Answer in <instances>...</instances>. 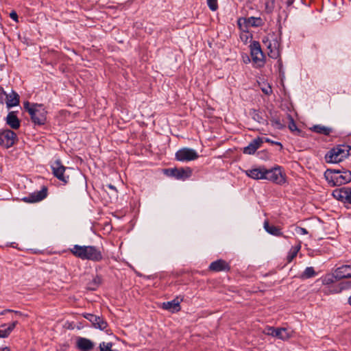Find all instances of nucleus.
I'll list each match as a JSON object with an SVG mask.
<instances>
[{
    "label": "nucleus",
    "instance_id": "f257e3e1",
    "mask_svg": "<svg viewBox=\"0 0 351 351\" xmlns=\"http://www.w3.org/2000/svg\"><path fill=\"white\" fill-rule=\"evenodd\" d=\"M69 251L73 256L82 260L100 262L104 259L102 249L95 245H74Z\"/></svg>",
    "mask_w": 351,
    "mask_h": 351
},
{
    "label": "nucleus",
    "instance_id": "f03ea898",
    "mask_svg": "<svg viewBox=\"0 0 351 351\" xmlns=\"http://www.w3.org/2000/svg\"><path fill=\"white\" fill-rule=\"evenodd\" d=\"M324 177L330 186H340L351 181V171L343 169H327Z\"/></svg>",
    "mask_w": 351,
    "mask_h": 351
},
{
    "label": "nucleus",
    "instance_id": "7ed1b4c3",
    "mask_svg": "<svg viewBox=\"0 0 351 351\" xmlns=\"http://www.w3.org/2000/svg\"><path fill=\"white\" fill-rule=\"evenodd\" d=\"M263 42L268 50V56L274 59L280 56L281 36L275 33L268 34Z\"/></svg>",
    "mask_w": 351,
    "mask_h": 351
},
{
    "label": "nucleus",
    "instance_id": "20e7f679",
    "mask_svg": "<svg viewBox=\"0 0 351 351\" xmlns=\"http://www.w3.org/2000/svg\"><path fill=\"white\" fill-rule=\"evenodd\" d=\"M24 108L31 116L32 121L37 125L45 124L47 119V111L41 104H34L30 106L28 101L24 103Z\"/></svg>",
    "mask_w": 351,
    "mask_h": 351
},
{
    "label": "nucleus",
    "instance_id": "39448f33",
    "mask_svg": "<svg viewBox=\"0 0 351 351\" xmlns=\"http://www.w3.org/2000/svg\"><path fill=\"white\" fill-rule=\"evenodd\" d=\"M265 180L277 184H283L286 182L285 174L282 172L280 166L270 169H266Z\"/></svg>",
    "mask_w": 351,
    "mask_h": 351
},
{
    "label": "nucleus",
    "instance_id": "423d86ee",
    "mask_svg": "<svg viewBox=\"0 0 351 351\" xmlns=\"http://www.w3.org/2000/svg\"><path fill=\"white\" fill-rule=\"evenodd\" d=\"M176 159L180 162H189L197 159V152L189 147H183L178 150L175 155Z\"/></svg>",
    "mask_w": 351,
    "mask_h": 351
},
{
    "label": "nucleus",
    "instance_id": "0eeeda50",
    "mask_svg": "<svg viewBox=\"0 0 351 351\" xmlns=\"http://www.w3.org/2000/svg\"><path fill=\"white\" fill-rule=\"evenodd\" d=\"M250 51L253 62L255 63L257 66H263L265 63V56L261 50L259 43L254 42L250 45Z\"/></svg>",
    "mask_w": 351,
    "mask_h": 351
},
{
    "label": "nucleus",
    "instance_id": "6e6552de",
    "mask_svg": "<svg viewBox=\"0 0 351 351\" xmlns=\"http://www.w3.org/2000/svg\"><path fill=\"white\" fill-rule=\"evenodd\" d=\"M168 176L177 180H185L192 175V169L190 167L173 168L166 170Z\"/></svg>",
    "mask_w": 351,
    "mask_h": 351
},
{
    "label": "nucleus",
    "instance_id": "1a4fd4ad",
    "mask_svg": "<svg viewBox=\"0 0 351 351\" xmlns=\"http://www.w3.org/2000/svg\"><path fill=\"white\" fill-rule=\"evenodd\" d=\"M333 197L346 204H351V188L348 186L337 189L332 192Z\"/></svg>",
    "mask_w": 351,
    "mask_h": 351
},
{
    "label": "nucleus",
    "instance_id": "9d476101",
    "mask_svg": "<svg viewBox=\"0 0 351 351\" xmlns=\"http://www.w3.org/2000/svg\"><path fill=\"white\" fill-rule=\"evenodd\" d=\"M51 167L55 177L64 184L68 182L69 177L64 175L66 167L62 164L60 160L58 159L54 161Z\"/></svg>",
    "mask_w": 351,
    "mask_h": 351
},
{
    "label": "nucleus",
    "instance_id": "9b49d317",
    "mask_svg": "<svg viewBox=\"0 0 351 351\" xmlns=\"http://www.w3.org/2000/svg\"><path fill=\"white\" fill-rule=\"evenodd\" d=\"M16 139V134L10 130L0 132V145L5 148L11 147Z\"/></svg>",
    "mask_w": 351,
    "mask_h": 351
},
{
    "label": "nucleus",
    "instance_id": "f8f14e48",
    "mask_svg": "<svg viewBox=\"0 0 351 351\" xmlns=\"http://www.w3.org/2000/svg\"><path fill=\"white\" fill-rule=\"evenodd\" d=\"M333 276L336 280L351 278V264L343 265L336 268L333 271Z\"/></svg>",
    "mask_w": 351,
    "mask_h": 351
},
{
    "label": "nucleus",
    "instance_id": "ddd939ff",
    "mask_svg": "<svg viewBox=\"0 0 351 351\" xmlns=\"http://www.w3.org/2000/svg\"><path fill=\"white\" fill-rule=\"evenodd\" d=\"M86 319L90 321L93 326L96 328H99L100 330H104L106 328L108 324L107 322L101 317L97 316L93 314L87 313L84 316Z\"/></svg>",
    "mask_w": 351,
    "mask_h": 351
},
{
    "label": "nucleus",
    "instance_id": "4468645a",
    "mask_svg": "<svg viewBox=\"0 0 351 351\" xmlns=\"http://www.w3.org/2000/svg\"><path fill=\"white\" fill-rule=\"evenodd\" d=\"M47 189L43 187L40 191L34 192L27 197L23 198L24 202L28 203L37 202L43 200L47 196Z\"/></svg>",
    "mask_w": 351,
    "mask_h": 351
},
{
    "label": "nucleus",
    "instance_id": "2eb2a0df",
    "mask_svg": "<svg viewBox=\"0 0 351 351\" xmlns=\"http://www.w3.org/2000/svg\"><path fill=\"white\" fill-rule=\"evenodd\" d=\"M245 174L254 180H265L266 169L264 167L254 168L245 171Z\"/></svg>",
    "mask_w": 351,
    "mask_h": 351
},
{
    "label": "nucleus",
    "instance_id": "dca6fc26",
    "mask_svg": "<svg viewBox=\"0 0 351 351\" xmlns=\"http://www.w3.org/2000/svg\"><path fill=\"white\" fill-rule=\"evenodd\" d=\"M76 346L80 351H90L95 347V343L89 339L79 337L76 340Z\"/></svg>",
    "mask_w": 351,
    "mask_h": 351
},
{
    "label": "nucleus",
    "instance_id": "f3484780",
    "mask_svg": "<svg viewBox=\"0 0 351 351\" xmlns=\"http://www.w3.org/2000/svg\"><path fill=\"white\" fill-rule=\"evenodd\" d=\"M210 270L215 272L229 271L230 267L229 264L224 260L219 259L212 262L209 266Z\"/></svg>",
    "mask_w": 351,
    "mask_h": 351
},
{
    "label": "nucleus",
    "instance_id": "a211bd4d",
    "mask_svg": "<svg viewBox=\"0 0 351 351\" xmlns=\"http://www.w3.org/2000/svg\"><path fill=\"white\" fill-rule=\"evenodd\" d=\"M263 141L261 138H254L247 146L243 148V152L245 154H254L261 147Z\"/></svg>",
    "mask_w": 351,
    "mask_h": 351
},
{
    "label": "nucleus",
    "instance_id": "6ab92c4d",
    "mask_svg": "<svg viewBox=\"0 0 351 351\" xmlns=\"http://www.w3.org/2000/svg\"><path fill=\"white\" fill-rule=\"evenodd\" d=\"M293 330L287 328H276L274 337L287 341L293 336Z\"/></svg>",
    "mask_w": 351,
    "mask_h": 351
},
{
    "label": "nucleus",
    "instance_id": "aec40b11",
    "mask_svg": "<svg viewBox=\"0 0 351 351\" xmlns=\"http://www.w3.org/2000/svg\"><path fill=\"white\" fill-rule=\"evenodd\" d=\"M263 227L265 231L274 236L276 237H284L285 238H287L286 236L283 234V232L281 231V228L279 227L275 226L274 225H270L268 221H265L263 223Z\"/></svg>",
    "mask_w": 351,
    "mask_h": 351
},
{
    "label": "nucleus",
    "instance_id": "412c9836",
    "mask_svg": "<svg viewBox=\"0 0 351 351\" xmlns=\"http://www.w3.org/2000/svg\"><path fill=\"white\" fill-rule=\"evenodd\" d=\"M2 93L5 95L6 104L8 108L16 106L19 103V95L14 91L12 93L7 95L5 92L1 88Z\"/></svg>",
    "mask_w": 351,
    "mask_h": 351
},
{
    "label": "nucleus",
    "instance_id": "4be33fe9",
    "mask_svg": "<svg viewBox=\"0 0 351 351\" xmlns=\"http://www.w3.org/2000/svg\"><path fill=\"white\" fill-rule=\"evenodd\" d=\"M17 324L18 322L15 321L10 324L8 326L6 324H2L0 326V338L8 337L12 331L14 329Z\"/></svg>",
    "mask_w": 351,
    "mask_h": 351
},
{
    "label": "nucleus",
    "instance_id": "5701e85b",
    "mask_svg": "<svg viewBox=\"0 0 351 351\" xmlns=\"http://www.w3.org/2000/svg\"><path fill=\"white\" fill-rule=\"evenodd\" d=\"M162 308L171 313L178 312L180 310V302L178 299H174L169 302H163Z\"/></svg>",
    "mask_w": 351,
    "mask_h": 351
},
{
    "label": "nucleus",
    "instance_id": "b1692460",
    "mask_svg": "<svg viewBox=\"0 0 351 351\" xmlns=\"http://www.w3.org/2000/svg\"><path fill=\"white\" fill-rule=\"evenodd\" d=\"M6 122L12 129L16 130L20 127V121L13 112H10L8 114Z\"/></svg>",
    "mask_w": 351,
    "mask_h": 351
},
{
    "label": "nucleus",
    "instance_id": "393cba45",
    "mask_svg": "<svg viewBox=\"0 0 351 351\" xmlns=\"http://www.w3.org/2000/svg\"><path fill=\"white\" fill-rule=\"evenodd\" d=\"M311 130L316 133L322 134L327 136L329 135L332 132V129L331 128H328L321 125H314L311 128Z\"/></svg>",
    "mask_w": 351,
    "mask_h": 351
},
{
    "label": "nucleus",
    "instance_id": "a878e982",
    "mask_svg": "<svg viewBox=\"0 0 351 351\" xmlns=\"http://www.w3.org/2000/svg\"><path fill=\"white\" fill-rule=\"evenodd\" d=\"M301 249V243L300 242H299V243L295 246H293L289 253H288V255H287V262L288 263H291L293 258L297 256L298 252Z\"/></svg>",
    "mask_w": 351,
    "mask_h": 351
},
{
    "label": "nucleus",
    "instance_id": "bb28decb",
    "mask_svg": "<svg viewBox=\"0 0 351 351\" xmlns=\"http://www.w3.org/2000/svg\"><path fill=\"white\" fill-rule=\"evenodd\" d=\"M247 26L259 27L263 25V21L259 17H249L245 20Z\"/></svg>",
    "mask_w": 351,
    "mask_h": 351
},
{
    "label": "nucleus",
    "instance_id": "cd10ccee",
    "mask_svg": "<svg viewBox=\"0 0 351 351\" xmlns=\"http://www.w3.org/2000/svg\"><path fill=\"white\" fill-rule=\"evenodd\" d=\"M315 276V271L312 267H308L305 269L304 272L302 273L301 277L304 279H307L312 278Z\"/></svg>",
    "mask_w": 351,
    "mask_h": 351
},
{
    "label": "nucleus",
    "instance_id": "c85d7f7f",
    "mask_svg": "<svg viewBox=\"0 0 351 351\" xmlns=\"http://www.w3.org/2000/svg\"><path fill=\"white\" fill-rule=\"evenodd\" d=\"M287 117H288V119L289 121V125H288L289 129L291 132H296L298 133H300V130L298 128V127H297V125H296L293 119L292 118V117L291 115H288Z\"/></svg>",
    "mask_w": 351,
    "mask_h": 351
},
{
    "label": "nucleus",
    "instance_id": "c756f323",
    "mask_svg": "<svg viewBox=\"0 0 351 351\" xmlns=\"http://www.w3.org/2000/svg\"><path fill=\"white\" fill-rule=\"evenodd\" d=\"M276 0H266L265 2V11L267 13H271L275 8Z\"/></svg>",
    "mask_w": 351,
    "mask_h": 351
},
{
    "label": "nucleus",
    "instance_id": "7c9ffc66",
    "mask_svg": "<svg viewBox=\"0 0 351 351\" xmlns=\"http://www.w3.org/2000/svg\"><path fill=\"white\" fill-rule=\"evenodd\" d=\"M104 189L106 192H108V190L110 191L111 195L114 197H117V190L115 186L109 184L104 186Z\"/></svg>",
    "mask_w": 351,
    "mask_h": 351
},
{
    "label": "nucleus",
    "instance_id": "2f4dec72",
    "mask_svg": "<svg viewBox=\"0 0 351 351\" xmlns=\"http://www.w3.org/2000/svg\"><path fill=\"white\" fill-rule=\"evenodd\" d=\"M112 343L110 342H102L99 344L100 351H112Z\"/></svg>",
    "mask_w": 351,
    "mask_h": 351
},
{
    "label": "nucleus",
    "instance_id": "473e14b6",
    "mask_svg": "<svg viewBox=\"0 0 351 351\" xmlns=\"http://www.w3.org/2000/svg\"><path fill=\"white\" fill-rule=\"evenodd\" d=\"M271 122L272 125L276 127L277 129H282L285 128V125L280 122V120L278 118L272 119Z\"/></svg>",
    "mask_w": 351,
    "mask_h": 351
},
{
    "label": "nucleus",
    "instance_id": "72a5a7b5",
    "mask_svg": "<svg viewBox=\"0 0 351 351\" xmlns=\"http://www.w3.org/2000/svg\"><path fill=\"white\" fill-rule=\"evenodd\" d=\"M350 285L348 282H343L338 285V287L334 290V293H339L341 291L348 289L350 287Z\"/></svg>",
    "mask_w": 351,
    "mask_h": 351
},
{
    "label": "nucleus",
    "instance_id": "f704fd0d",
    "mask_svg": "<svg viewBox=\"0 0 351 351\" xmlns=\"http://www.w3.org/2000/svg\"><path fill=\"white\" fill-rule=\"evenodd\" d=\"M207 4L212 11H216L218 8L217 0H207Z\"/></svg>",
    "mask_w": 351,
    "mask_h": 351
},
{
    "label": "nucleus",
    "instance_id": "c9c22d12",
    "mask_svg": "<svg viewBox=\"0 0 351 351\" xmlns=\"http://www.w3.org/2000/svg\"><path fill=\"white\" fill-rule=\"evenodd\" d=\"M275 331H276V328L272 327V326H267L266 328H265L263 332L265 335L274 337Z\"/></svg>",
    "mask_w": 351,
    "mask_h": 351
},
{
    "label": "nucleus",
    "instance_id": "e433bc0d",
    "mask_svg": "<svg viewBox=\"0 0 351 351\" xmlns=\"http://www.w3.org/2000/svg\"><path fill=\"white\" fill-rule=\"evenodd\" d=\"M334 278L335 277L333 276V275L332 276H326L322 280L323 284L329 285L330 283H332L334 282Z\"/></svg>",
    "mask_w": 351,
    "mask_h": 351
},
{
    "label": "nucleus",
    "instance_id": "4c0bfd02",
    "mask_svg": "<svg viewBox=\"0 0 351 351\" xmlns=\"http://www.w3.org/2000/svg\"><path fill=\"white\" fill-rule=\"evenodd\" d=\"M10 17L14 20L15 22L18 23L19 22V18H18V15H17V13L15 12V11H12L10 13Z\"/></svg>",
    "mask_w": 351,
    "mask_h": 351
},
{
    "label": "nucleus",
    "instance_id": "58836bf2",
    "mask_svg": "<svg viewBox=\"0 0 351 351\" xmlns=\"http://www.w3.org/2000/svg\"><path fill=\"white\" fill-rule=\"evenodd\" d=\"M296 232L298 234H308V232H307L306 229H305L304 228H300V227H298L296 228Z\"/></svg>",
    "mask_w": 351,
    "mask_h": 351
},
{
    "label": "nucleus",
    "instance_id": "ea45409f",
    "mask_svg": "<svg viewBox=\"0 0 351 351\" xmlns=\"http://www.w3.org/2000/svg\"><path fill=\"white\" fill-rule=\"evenodd\" d=\"M93 282L95 285H99L101 283V278L99 276H97L94 278Z\"/></svg>",
    "mask_w": 351,
    "mask_h": 351
},
{
    "label": "nucleus",
    "instance_id": "a19ab883",
    "mask_svg": "<svg viewBox=\"0 0 351 351\" xmlns=\"http://www.w3.org/2000/svg\"><path fill=\"white\" fill-rule=\"evenodd\" d=\"M265 141H266V142H268V143H272V144H276V145H280L281 147H282V144H281L280 143H279V142H274V141H271V140H270V139H269V138H265Z\"/></svg>",
    "mask_w": 351,
    "mask_h": 351
},
{
    "label": "nucleus",
    "instance_id": "79ce46f5",
    "mask_svg": "<svg viewBox=\"0 0 351 351\" xmlns=\"http://www.w3.org/2000/svg\"><path fill=\"white\" fill-rule=\"evenodd\" d=\"M1 93H0V101L1 103H3V96H5L3 93H2V90L1 89L0 90Z\"/></svg>",
    "mask_w": 351,
    "mask_h": 351
},
{
    "label": "nucleus",
    "instance_id": "37998d69",
    "mask_svg": "<svg viewBox=\"0 0 351 351\" xmlns=\"http://www.w3.org/2000/svg\"><path fill=\"white\" fill-rule=\"evenodd\" d=\"M11 312L14 313V314H16L17 315H22V313L20 311L11 310Z\"/></svg>",
    "mask_w": 351,
    "mask_h": 351
},
{
    "label": "nucleus",
    "instance_id": "c03bdc74",
    "mask_svg": "<svg viewBox=\"0 0 351 351\" xmlns=\"http://www.w3.org/2000/svg\"><path fill=\"white\" fill-rule=\"evenodd\" d=\"M7 312H11L10 309H5L0 313L1 315H4Z\"/></svg>",
    "mask_w": 351,
    "mask_h": 351
},
{
    "label": "nucleus",
    "instance_id": "a18cd8bd",
    "mask_svg": "<svg viewBox=\"0 0 351 351\" xmlns=\"http://www.w3.org/2000/svg\"><path fill=\"white\" fill-rule=\"evenodd\" d=\"M1 351H10V350L8 347H4L1 350Z\"/></svg>",
    "mask_w": 351,
    "mask_h": 351
},
{
    "label": "nucleus",
    "instance_id": "49530a36",
    "mask_svg": "<svg viewBox=\"0 0 351 351\" xmlns=\"http://www.w3.org/2000/svg\"><path fill=\"white\" fill-rule=\"evenodd\" d=\"M293 2V0H288L287 1V5H291Z\"/></svg>",
    "mask_w": 351,
    "mask_h": 351
},
{
    "label": "nucleus",
    "instance_id": "de8ad7c7",
    "mask_svg": "<svg viewBox=\"0 0 351 351\" xmlns=\"http://www.w3.org/2000/svg\"><path fill=\"white\" fill-rule=\"evenodd\" d=\"M269 91H268V90H267V89H265V90H264V89H263V92H265L266 94H269V92H271V88H269Z\"/></svg>",
    "mask_w": 351,
    "mask_h": 351
},
{
    "label": "nucleus",
    "instance_id": "09e8293b",
    "mask_svg": "<svg viewBox=\"0 0 351 351\" xmlns=\"http://www.w3.org/2000/svg\"><path fill=\"white\" fill-rule=\"evenodd\" d=\"M348 303L351 306V295L348 298Z\"/></svg>",
    "mask_w": 351,
    "mask_h": 351
}]
</instances>
